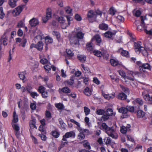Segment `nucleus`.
Instances as JSON below:
<instances>
[{"mask_svg":"<svg viewBox=\"0 0 152 152\" xmlns=\"http://www.w3.org/2000/svg\"><path fill=\"white\" fill-rule=\"evenodd\" d=\"M134 48L135 52L138 54H139L141 53H144L147 52V51L145 48L141 46L142 43L140 41L137 42H134Z\"/></svg>","mask_w":152,"mask_h":152,"instance_id":"1","label":"nucleus"},{"mask_svg":"<svg viewBox=\"0 0 152 152\" xmlns=\"http://www.w3.org/2000/svg\"><path fill=\"white\" fill-rule=\"evenodd\" d=\"M105 132L109 136L114 139H117L118 136L116 133V131L114 129V127H109Z\"/></svg>","mask_w":152,"mask_h":152,"instance_id":"2","label":"nucleus"},{"mask_svg":"<svg viewBox=\"0 0 152 152\" xmlns=\"http://www.w3.org/2000/svg\"><path fill=\"white\" fill-rule=\"evenodd\" d=\"M87 16L89 21L90 22H93L96 17L95 13L94 11L92 10H90L88 11Z\"/></svg>","mask_w":152,"mask_h":152,"instance_id":"3","label":"nucleus"},{"mask_svg":"<svg viewBox=\"0 0 152 152\" xmlns=\"http://www.w3.org/2000/svg\"><path fill=\"white\" fill-rule=\"evenodd\" d=\"M51 10L50 8H48L46 10L45 17L42 18V20L43 22L44 23H46L48 20H49L51 18Z\"/></svg>","mask_w":152,"mask_h":152,"instance_id":"4","label":"nucleus"},{"mask_svg":"<svg viewBox=\"0 0 152 152\" xmlns=\"http://www.w3.org/2000/svg\"><path fill=\"white\" fill-rule=\"evenodd\" d=\"M25 7V5H21L16 8L12 12L13 15L16 16L19 15Z\"/></svg>","mask_w":152,"mask_h":152,"instance_id":"5","label":"nucleus"},{"mask_svg":"<svg viewBox=\"0 0 152 152\" xmlns=\"http://www.w3.org/2000/svg\"><path fill=\"white\" fill-rule=\"evenodd\" d=\"M75 136V133L73 131L66 132L63 136L62 140L64 141H67L66 138H74Z\"/></svg>","mask_w":152,"mask_h":152,"instance_id":"6","label":"nucleus"},{"mask_svg":"<svg viewBox=\"0 0 152 152\" xmlns=\"http://www.w3.org/2000/svg\"><path fill=\"white\" fill-rule=\"evenodd\" d=\"M76 34L75 36L78 39H82L83 38L84 34L83 33L82 29L80 27L76 28Z\"/></svg>","mask_w":152,"mask_h":152,"instance_id":"7","label":"nucleus"},{"mask_svg":"<svg viewBox=\"0 0 152 152\" xmlns=\"http://www.w3.org/2000/svg\"><path fill=\"white\" fill-rule=\"evenodd\" d=\"M91 40L92 42L94 41H95L96 45L99 46L101 45L102 42L101 37L99 34L95 35L91 39Z\"/></svg>","mask_w":152,"mask_h":152,"instance_id":"8","label":"nucleus"},{"mask_svg":"<svg viewBox=\"0 0 152 152\" xmlns=\"http://www.w3.org/2000/svg\"><path fill=\"white\" fill-rule=\"evenodd\" d=\"M43 42L42 41H39L37 44H31L30 46V48H32L33 47H34L37 48L38 50L41 51L43 49Z\"/></svg>","mask_w":152,"mask_h":152,"instance_id":"9","label":"nucleus"},{"mask_svg":"<svg viewBox=\"0 0 152 152\" xmlns=\"http://www.w3.org/2000/svg\"><path fill=\"white\" fill-rule=\"evenodd\" d=\"M118 112L120 113H122L123 118H127L129 116L127 114L128 112L126 107H121L118 110Z\"/></svg>","mask_w":152,"mask_h":152,"instance_id":"10","label":"nucleus"},{"mask_svg":"<svg viewBox=\"0 0 152 152\" xmlns=\"http://www.w3.org/2000/svg\"><path fill=\"white\" fill-rule=\"evenodd\" d=\"M39 22L38 20L35 18H33L29 21V24L31 27H35L39 24Z\"/></svg>","mask_w":152,"mask_h":152,"instance_id":"11","label":"nucleus"},{"mask_svg":"<svg viewBox=\"0 0 152 152\" xmlns=\"http://www.w3.org/2000/svg\"><path fill=\"white\" fill-rule=\"evenodd\" d=\"M71 45H80L79 40L75 36L73 37H71L69 39Z\"/></svg>","mask_w":152,"mask_h":152,"instance_id":"12","label":"nucleus"},{"mask_svg":"<svg viewBox=\"0 0 152 152\" xmlns=\"http://www.w3.org/2000/svg\"><path fill=\"white\" fill-rule=\"evenodd\" d=\"M119 53H120L122 56L127 58L129 57V55L128 51L124 50L122 48H120L118 50Z\"/></svg>","mask_w":152,"mask_h":152,"instance_id":"13","label":"nucleus"},{"mask_svg":"<svg viewBox=\"0 0 152 152\" xmlns=\"http://www.w3.org/2000/svg\"><path fill=\"white\" fill-rule=\"evenodd\" d=\"M31 120L29 121V124L30 128L31 129H33L34 128L37 129V127L36 126V119L34 117H32Z\"/></svg>","mask_w":152,"mask_h":152,"instance_id":"14","label":"nucleus"},{"mask_svg":"<svg viewBox=\"0 0 152 152\" xmlns=\"http://www.w3.org/2000/svg\"><path fill=\"white\" fill-rule=\"evenodd\" d=\"M58 91L60 94H61L62 93L68 94L71 92V90L68 87H65L62 88H59L58 89Z\"/></svg>","mask_w":152,"mask_h":152,"instance_id":"15","label":"nucleus"},{"mask_svg":"<svg viewBox=\"0 0 152 152\" xmlns=\"http://www.w3.org/2000/svg\"><path fill=\"white\" fill-rule=\"evenodd\" d=\"M70 121L71 122L73 123V124H74L77 126L76 129L79 131V132H82L83 129H82V128L81 127L79 123L77 122L75 120L72 119H70Z\"/></svg>","mask_w":152,"mask_h":152,"instance_id":"16","label":"nucleus"},{"mask_svg":"<svg viewBox=\"0 0 152 152\" xmlns=\"http://www.w3.org/2000/svg\"><path fill=\"white\" fill-rule=\"evenodd\" d=\"M77 58L80 62L84 63L86 61V57L84 55L79 54L77 56Z\"/></svg>","mask_w":152,"mask_h":152,"instance_id":"17","label":"nucleus"},{"mask_svg":"<svg viewBox=\"0 0 152 152\" xmlns=\"http://www.w3.org/2000/svg\"><path fill=\"white\" fill-rule=\"evenodd\" d=\"M102 95L107 99H110L113 98L115 95L113 94H106L103 91H102Z\"/></svg>","mask_w":152,"mask_h":152,"instance_id":"18","label":"nucleus"},{"mask_svg":"<svg viewBox=\"0 0 152 152\" xmlns=\"http://www.w3.org/2000/svg\"><path fill=\"white\" fill-rule=\"evenodd\" d=\"M74 82V80L73 77H71L69 80L65 81V83L66 85L70 87L72 86Z\"/></svg>","mask_w":152,"mask_h":152,"instance_id":"19","label":"nucleus"},{"mask_svg":"<svg viewBox=\"0 0 152 152\" xmlns=\"http://www.w3.org/2000/svg\"><path fill=\"white\" fill-rule=\"evenodd\" d=\"M99 27L101 30L106 31L108 29V25L103 23L100 24L99 25Z\"/></svg>","mask_w":152,"mask_h":152,"instance_id":"20","label":"nucleus"},{"mask_svg":"<svg viewBox=\"0 0 152 152\" xmlns=\"http://www.w3.org/2000/svg\"><path fill=\"white\" fill-rule=\"evenodd\" d=\"M84 93L86 95L89 96L92 93V90L88 87H86L84 90Z\"/></svg>","mask_w":152,"mask_h":152,"instance_id":"21","label":"nucleus"},{"mask_svg":"<svg viewBox=\"0 0 152 152\" xmlns=\"http://www.w3.org/2000/svg\"><path fill=\"white\" fill-rule=\"evenodd\" d=\"M58 121L61 126L60 129L61 130H65L66 126V124L64 123L63 121L61 118H60L58 119Z\"/></svg>","mask_w":152,"mask_h":152,"instance_id":"22","label":"nucleus"},{"mask_svg":"<svg viewBox=\"0 0 152 152\" xmlns=\"http://www.w3.org/2000/svg\"><path fill=\"white\" fill-rule=\"evenodd\" d=\"M92 42V41L91 40L90 42H88L86 44V48L88 51H91L93 50Z\"/></svg>","mask_w":152,"mask_h":152,"instance_id":"23","label":"nucleus"},{"mask_svg":"<svg viewBox=\"0 0 152 152\" xmlns=\"http://www.w3.org/2000/svg\"><path fill=\"white\" fill-rule=\"evenodd\" d=\"M7 37L4 36H2L0 39V42H2L3 45L6 46L7 45Z\"/></svg>","mask_w":152,"mask_h":152,"instance_id":"24","label":"nucleus"},{"mask_svg":"<svg viewBox=\"0 0 152 152\" xmlns=\"http://www.w3.org/2000/svg\"><path fill=\"white\" fill-rule=\"evenodd\" d=\"M110 63L111 65L113 66H116L120 65V63L118 60H116L114 59H110Z\"/></svg>","mask_w":152,"mask_h":152,"instance_id":"25","label":"nucleus"},{"mask_svg":"<svg viewBox=\"0 0 152 152\" xmlns=\"http://www.w3.org/2000/svg\"><path fill=\"white\" fill-rule=\"evenodd\" d=\"M140 66L141 67V69H147L150 71L151 70V66L150 64L148 63L143 64Z\"/></svg>","mask_w":152,"mask_h":152,"instance_id":"26","label":"nucleus"},{"mask_svg":"<svg viewBox=\"0 0 152 152\" xmlns=\"http://www.w3.org/2000/svg\"><path fill=\"white\" fill-rule=\"evenodd\" d=\"M45 42L46 45H48L51 44L53 42V39L48 36L45 37Z\"/></svg>","mask_w":152,"mask_h":152,"instance_id":"27","label":"nucleus"},{"mask_svg":"<svg viewBox=\"0 0 152 152\" xmlns=\"http://www.w3.org/2000/svg\"><path fill=\"white\" fill-rule=\"evenodd\" d=\"M127 96V95L123 92L119 94L118 96V98L121 100H125L126 99Z\"/></svg>","mask_w":152,"mask_h":152,"instance_id":"28","label":"nucleus"},{"mask_svg":"<svg viewBox=\"0 0 152 152\" xmlns=\"http://www.w3.org/2000/svg\"><path fill=\"white\" fill-rule=\"evenodd\" d=\"M17 1L15 0H9L8 4L11 7L14 8L17 5Z\"/></svg>","mask_w":152,"mask_h":152,"instance_id":"29","label":"nucleus"},{"mask_svg":"<svg viewBox=\"0 0 152 152\" xmlns=\"http://www.w3.org/2000/svg\"><path fill=\"white\" fill-rule=\"evenodd\" d=\"M85 137V135L82 132H80L77 136V139L79 141H81L84 139Z\"/></svg>","mask_w":152,"mask_h":152,"instance_id":"30","label":"nucleus"},{"mask_svg":"<svg viewBox=\"0 0 152 152\" xmlns=\"http://www.w3.org/2000/svg\"><path fill=\"white\" fill-rule=\"evenodd\" d=\"M50 134L52 135L53 137L56 138L59 137L60 134L59 132L56 130L52 131Z\"/></svg>","mask_w":152,"mask_h":152,"instance_id":"31","label":"nucleus"},{"mask_svg":"<svg viewBox=\"0 0 152 152\" xmlns=\"http://www.w3.org/2000/svg\"><path fill=\"white\" fill-rule=\"evenodd\" d=\"M13 119L12 120V123H16L18 121V115H16V112L14 111L13 113Z\"/></svg>","mask_w":152,"mask_h":152,"instance_id":"32","label":"nucleus"},{"mask_svg":"<svg viewBox=\"0 0 152 152\" xmlns=\"http://www.w3.org/2000/svg\"><path fill=\"white\" fill-rule=\"evenodd\" d=\"M137 115L138 118H142L145 115V113L142 110H139L137 112Z\"/></svg>","mask_w":152,"mask_h":152,"instance_id":"33","label":"nucleus"},{"mask_svg":"<svg viewBox=\"0 0 152 152\" xmlns=\"http://www.w3.org/2000/svg\"><path fill=\"white\" fill-rule=\"evenodd\" d=\"M105 112L104 110L102 109H97L96 111V113L98 115H103Z\"/></svg>","mask_w":152,"mask_h":152,"instance_id":"34","label":"nucleus"},{"mask_svg":"<svg viewBox=\"0 0 152 152\" xmlns=\"http://www.w3.org/2000/svg\"><path fill=\"white\" fill-rule=\"evenodd\" d=\"M83 142V146L86 149L90 150L91 148V147L89 143L86 140H84Z\"/></svg>","mask_w":152,"mask_h":152,"instance_id":"35","label":"nucleus"},{"mask_svg":"<svg viewBox=\"0 0 152 152\" xmlns=\"http://www.w3.org/2000/svg\"><path fill=\"white\" fill-rule=\"evenodd\" d=\"M127 34L130 37V39L131 41L134 42L136 41V38L135 35L129 32H128Z\"/></svg>","mask_w":152,"mask_h":152,"instance_id":"36","label":"nucleus"},{"mask_svg":"<svg viewBox=\"0 0 152 152\" xmlns=\"http://www.w3.org/2000/svg\"><path fill=\"white\" fill-rule=\"evenodd\" d=\"M11 125L12 127L15 131H19L20 130V127L18 124L12 123H11Z\"/></svg>","mask_w":152,"mask_h":152,"instance_id":"37","label":"nucleus"},{"mask_svg":"<svg viewBox=\"0 0 152 152\" xmlns=\"http://www.w3.org/2000/svg\"><path fill=\"white\" fill-rule=\"evenodd\" d=\"M52 34L53 35L56 36V38L58 40H59L60 38V35L58 32L54 31L52 32Z\"/></svg>","mask_w":152,"mask_h":152,"instance_id":"38","label":"nucleus"},{"mask_svg":"<svg viewBox=\"0 0 152 152\" xmlns=\"http://www.w3.org/2000/svg\"><path fill=\"white\" fill-rule=\"evenodd\" d=\"M45 88L42 86H40L38 87L37 91L41 94L42 93H44L45 91Z\"/></svg>","mask_w":152,"mask_h":152,"instance_id":"39","label":"nucleus"},{"mask_svg":"<svg viewBox=\"0 0 152 152\" xmlns=\"http://www.w3.org/2000/svg\"><path fill=\"white\" fill-rule=\"evenodd\" d=\"M105 37L107 38H110L113 35V33L110 31L106 32L104 34Z\"/></svg>","mask_w":152,"mask_h":152,"instance_id":"40","label":"nucleus"},{"mask_svg":"<svg viewBox=\"0 0 152 152\" xmlns=\"http://www.w3.org/2000/svg\"><path fill=\"white\" fill-rule=\"evenodd\" d=\"M113 112V110L111 108H108L105 112V114L110 116H112Z\"/></svg>","mask_w":152,"mask_h":152,"instance_id":"41","label":"nucleus"},{"mask_svg":"<svg viewBox=\"0 0 152 152\" xmlns=\"http://www.w3.org/2000/svg\"><path fill=\"white\" fill-rule=\"evenodd\" d=\"M81 65L86 73H89L90 72L89 68L85 66L83 64H82Z\"/></svg>","mask_w":152,"mask_h":152,"instance_id":"42","label":"nucleus"},{"mask_svg":"<svg viewBox=\"0 0 152 152\" xmlns=\"http://www.w3.org/2000/svg\"><path fill=\"white\" fill-rule=\"evenodd\" d=\"M141 22L140 25V26H138L137 27V30H139V28L140 26H141L142 27H144L145 26V24L144 21V18L143 16H141L140 18Z\"/></svg>","mask_w":152,"mask_h":152,"instance_id":"43","label":"nucleus"},{"mask_svg":"<svg viewBox=\"0 0 152 152\" xmlns=\"http://www.w3.org/2000/svg\"><path fill=\"white\" fill-rule=\"evenodd\" d=\"M110 14L112 16L114 15L116 12V10L113 7H111L109 10Z\"/></svg>","mask_w":152,"mask_h":152,"instance_id":"44","label":"nucleus"},{"mask_svg":"<svg viewBox=\"0 0 152 152\" xmlns=\"http://www.w3.org/2000/svg\"><path fill=\"white\" fill-rule=\"evenodd\" d=\"M93 53H94V55L95 56L98 57L102 56V52L98 50H94L93 51Z\"/></svg>","mask_w":152,"mask_h":152,"instance_id":"45","label":"nucleus"},{"mask_svg":"<svg viewBox=\"0 0 152 152\" xmlns=\"http://www.w3.org/2000/svg\"><path fill=\"white\" fill-rule=\"evenodd\" d=\"M56 107L60 110H62L64 108V106L62 104L59 103L55 104Z\"/></svg>","mask_w":152,"mask_h":152,"instance_id":"46","label":"nucleus"},{"mask_svg":"<svg viewBox=\"0 0 152 152\" xmlns=\"http://www.w3.org/2000/svg\"><path fill=\"white\" fill-rule=\"evenodd\" d=\"M84 110L86 115H88L90 112V109L88 107H84Z\"/></svg>","mask_w":152,"mask_h":152,"instance_id":"47","label":"nucleus"},{"mask_svg":"<svg viewBox=\"0 0 152 152\" xmlns=\"http://www.w3.org/2000/svg\"><path fill=\"white\" fill-rule=\"evenodd\" d=\"M5 16V14L4 13L3 10V8L1 7H0V18L3 19Z\"/></svg>","mask_w":152,"mask_h":152,"instance_id":"48","label":"nucleus"},{"mask_svg":"<svg viewBox=\"0 0 152 152\" xmlns=\"http://www.w3.org/2000/svg\"><path fill=\"white\" fill-rule=\"evenodd\" d=\"M134 101L138 103L140 106L142 105L143 104V101L140 98H137Z\"/></svg>","mask_w":152,"mask_h":152,"instance_id":"49","label":"nucleus"},{"mask_svg":"<svg viewBox=\"0 0 152 152\" xmlns=\"http://www.w3.org/2000/svg\"><path fill=\"white\" fill-rule=\"evenodd\" d=\"M151 97L149 94H146L144 96V99L147 101H148L150 102L151 100Z\"/></svg>","mask_w":152,"mask_h":152,"instance_id":"50","label":"nucleus"},{"mask_svg":"<svg viewBox=\"0 0 152 152\" xmlns=\"http://www.w3.org/2000/svg\"><path fill=\"white\" fill-rule=\"evenodd\" d=\"M126 108L127 110L128 111L130 112H133L134 111V107L133 106H127Z\"/></svg>","mask_w":152,"mask_h":152,"instance_id":"51","label":"nucleus"},{"mask_svg":"<svg viewBox=\"0 0 152 152\" xmlns=\"http://www.w3.org/2000/svg\"><path fill=\"white\" fill-rule=\"evenodd\" d=\"M66 52L68 56V57H72L74 56V53L70 50L69 49L68 50L67 49L66 50Z\"/></svg>","mask_w":152,"mask_h":152,"instance_id":"52","label":"nucleus"},{"mask_svg":"<svg viewBox=\"0 0 152 152\" xmlns=\"http://www.w3.org/2000/svg\"><path fill=\"white\" fill-rule=\"evenodd\" d=\"M101 118V120L102 121H105L107 120L109 118V116L107 114L103 115Z\"/></svg>","mask_w":152,"mask_h":152,"instance_id":"53","label":"nucleus"},{"mask_svg":"<svg viewBox=\"0 0 152 152\" xmlns=\"http://www.w3.org/2000/svg\"><path fill=\"white\" fill-rule=\"evenodd\" d=\"M101 127L103 130H105V132H106L109 127L106 124V123H103L102 124Z\"/></svg>","mask_w":152,"mask_h":152,"instance_id":"54","label":"nucleus"},{"mask_svg":"<svg viewBox=\"0 0 152 152\" xmlns=\"http://www.w3.org/2000/svg\"><path fill=\"white\" fill-rule=\"evenodd\" d=\"M44 68L46 72H48L51 70V66H50L48 64L44 66Z\"/></svg>","mask_w":152,"mask_h":152,"instance_id":"55","label":"nucleus"},{"mask_svg":"<svg viewBox=\"0 0 152 152\" xmlns=\"http://www.w3.org/2000/svg\"><path fill=\"white\" fill-rule=\"evenodd\" d=\"M65 10L67 13L70 14L71 13L72 10L69 7L67 6L65 8Z\"/></svg>","mask_w":152,"mask_h":152,"instance_id":"56","label":"nucleus"},{"mask_svg":"<svg viewBox=\"0 0 152 152\" xmlns=\"http://www.w3.org/2000/svg\"><path fill=\"white\" fill-rule=\"evenodd\" d=\"M18 75L20 79L22 80H24L25 77L24 74L23 72H20L19 73Z\"/></svg>","mask_w":152,"mask_h":152,"instance_id":"57","label":"nucleus"},{"mask_svg":"<svg viewBox=\"0 0 152 152\" xmlns=\"http://www.w3.org/2000/svg\"><path fill=\"white\" fill-rule=\"evenodd\" d=\"M58 22L61 23H64L65 21V20L63 17H58Z\"/></svg>","mask_w":152,"mask_h":152,"instance_id":"58","label":"nucleus"},{"mask_svg":"<svg viewBox=\"0 0 152 152\" xmlns=\"http://www.w3.org/2000/svg\"><path fill=\"white\" fill-rule=\"evenodd\" d=\"M120 131L122 134H126L127 132V128L124 126H122L121 127Z\"/></svg>","mask_w":152,"mask_h":152,"instance_id":"59","label":"nucleus"},{"mask_svg":"<svg viewBox=\"0 0 152 152\" xmlns=\"http://www.w3.org/2000/svg\"><path fill=\"white\" fill-rule=\"evenodd\" d=\"M126 79H127L129 80V83H131V82L133 83V84H134V83L133 82L134 81V78L133 77H130L129 76H127L126 77Z\"/></svg>","mask_w":152,"mask_h":152,"instance_id":"60","label":"nucleus"},{"mask_svg":"<svg viewBox=\"0 0 152 152\" xmlns=\"http://www.w3.org/2000/svg\"><path fill=\"white\" fill-rule=\"evenodd\" d=\"M30 94L31 96L33 98H35L36 96L37 97L39 95L36 92H31L30 93Z\"/></svg>","mask_w":152,"mask_h":152,"instance_id":"61","label":"nucleus"},{"mask_svg":"<svg viewBox=\"0 0 152 152\" xmlns=\"http://www.w3.org/2000/svg\"><path fill=\"white\" fill-rule=\"evenodd\" d=\"M66 17L68 22V25L69 26H70L71 23L70 21L72 20V19L71 17L69 15L66 16Z\"/></svg>","mask_w":152,"mask_h":152,"instance_id":"62","label":"nucleus"},{"mask_svg":"<svg viewBox=\"0 0 152 152\" xmlns=\"http://www.w3.org/2000/svg\"><path fill=\"white\" fill-rule=\"evenodd\" d=\"M41 96L43 98L46 99L48 97V93L45 91L44 93L41 94Z\"/></svg>","mask_w":152,"mask_h":152,"instance_id":"63","label":"nucleus"},{"mask_svg":"<svg viewBox=\"0 0 152 152\" xmlns=\"http://www.w3.org/2000/svg\"><path fill=\"white\" fill-rule=\"evenodd\" d=\"M102 56H103L104 59L107 60L108 59L109 55L107 53L102 52Z\"/></svg>","mask_w":152,"mask_h":152,"instance_id":"64","label":"nucleus"}]
</instances>
